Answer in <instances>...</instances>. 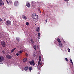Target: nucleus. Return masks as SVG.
I'll return each mask as SVG.
<instances>
[{
	"mask_svg": "<svg viewBox=\"0 0 74 74\" xmlns=\"http://www.w3.org/2000/svg\"><path fill=\"white\" fill-rule=\"evenodd\" d=\"M32 17L33 18V19H38V15H37V14H32Z\"/></svg>",
	"mask_w": 74,
	"mask_h": 74,
	"instance_id": "f257e3e1",
	"label": "nucleus"
},
{
	"mask_svg": "<svg viewBox=\"0 0 74 74\" xmlns=\"http://www.w3.org/2000/svg\"><path fill=\"white\" fill-rule=\"evenodd\" d=\"M5 24L7 26H10L11 25V22L9 20H7L6 21Z\"/></svg>",
	"mask_w": 74,
	"mask_h": 74,
	"instance_id": "f03ea898",
	"label": "nucleus"
},
{
	"mask_svg": "<svg viewBox=\"0 0 74 74\" xmlns=\"http://www.w3.org/2000/svg\"><path fill=\"white\" fill-rule=\"evenodd\" d=\"M29 63L30 65H32V66H35V63H34V60H33L32 61H29Z\"/></svg>",
	"mask_w": 74,
	"mask_h": 74,
	"instance_id": "7ed1b4c3",
	"label": "nucleus"
},
{
	"mask_svg": "<svg viewBox=\"0 0 74 74\" xmlns=\"http://www.w3.org/2000/svg\"><path fill=\"white\" fill-rule=\"evenodd\" d=\"M1 45L3 47V48H5V47H6L5 45L6 44H5V42L3 41L1 42Z\"/></svg>",
	"mask_w": 74,
	"mask_h": 74,
	"instance_id": "20e7f679",
	"label": "nucleus"
},
{
	"mask_svg": "<svg viewBox=\"0 0 74 74\" xmlns=\"http://www.w3.org/2000/svg\"><path fill=\"white\" fill-rule=\"evenodd\" d=\"M6 57L7 59H11L12 58V56L11 55L8 54L6 55Z\"/></svg>",
	"mask_w": 74,
	"mask_h": 74,
	"instance_id": "39448f33",
	"label": "nucleus"
},
{
	"mask_svg": "<svg viewBox=\"0 0 74 74\" xmlns=\"http://www.w3.org/2000/svg\"><path fill=\"white\" fill-rule=\"evenodd\" d=\"M4 60V57L3 56H0V63L2 62V61H3Z\"/></svg>",
	"mask_w": 74,
	"mask_h": 74,
	"instance_id": "423d86ee",
	"label": "nucleus"
},
{
	"mask_svg": "<svg viewBox=\"0 0 74 74\" xmlns=\"http://www.w3.org/2000/svg\"><path fill=\"white\" fill-rule=\"evenodd\" d=\"M28 68L29 66L27 65L24 68V70L25 71H27Z\"/></svg>",
	"mask_w": 74,
	"mask_h": 74,
	"instance_id": "0eeeda50",
	"label": "nucleus"
},
{
	"mask_svg": "<svg viewBox=\"0 0 74 74\" xmlns=\"http://www.w3.org/2000/svg\"><path fill=\"white\" fill-rule=\"evenodd\" d=\"M22 18L23 19H24L25 20H26V19H27V17L25 15H22Z\"/></svg>",
	"mask_w": 74,
	"mask_h": 74,
	"instance_id": "6e6552de",
	"label": "nucleus"
},
{
	"mask_svg": "<svg viewBox=\"0 0 74 74\" xmlns=\"http://www.w3.org/2000/svg\"><path fill=\"white\" fill-rule=\"evenodd\" d=\"M26 5L27 7H28V8L30 7V4L29 3H26Z\"/></svg>",
	"mask_w": 74,
	"mask_h": 74,
	"instance_id": "1a4fd4ad",
	"label": "nucleus"
},
{
	"mask_svg": "<svg viewBox=\"0 0 74 74\" xmlns=\"http://www.w3.org/2000/svg\"><path fill=\"white\" fill-rule=\"evenodd\" d=\"M31 3L32 7H34H34H35V3H34V2L33 1H32V2Z\"/></svg>",
	"mask_w": 74,
	"mask_h": 74,
	"instance_id": "9d476101",
	"label": "nucleus"
},
{
	"mask_svg": "<svg viewBox=\"0 0 74 74\" xmlns=\"http://www.w3.org/2000/svg\"><path fill=\"white\" fill-rule=\"evenodd\" d=\"M14 3V5H15V6H16V5L18 4V1H16Z\"/></svg>",
	"mask_w": 74,
	"mask_h": 74,
	"instance_id": "9b49d317",
	"label": "nucleus"
},
{
	"mask_svg": "<svg viewBox=\"0 0 74 74\" xmlns=\"http://www.w3.org/2000/svg\"><path fill=\"white\" fill-rule=\"evenodd\" d=\"M16 40L17 41H18V42H19V41H20V40H21V39L17 37L16 38Z\"/></svg>",
	"mask_w": 74,
	"mask_h": 74,
	"instance_id": "f8f14e48",
	"label": "nucleus"
},
{
	"mask_svg": "<svg viewBox=\"0 0 74 74\" xmlns=\"http://www.w3.org/2000/svg\"><path fill=\"white\" fill-rule=\"evenodd\" d=\"M36 31L37 32H40V29H39V27H37Z\"/></svg>",
	"mask_w": 74,
	"mask_h": 74,
	"instance_id": "ddd939ff",
	"label": "nucleus"
},
{
	"mask_svg": "<svg viewBox=\"0 0 74 74\" xmlns=\"http://www.w3.org/2000/svg\"><path fill=\"white\" fill-rule=\"evenodd\" d=\"M38 39H40V33H38Z\"/></svg>",
	"mask_w": 74,
	"mask_h": 74,
	"instance_id": "4468645a",
	"label": "nucleus"
},
{
	"mask_svg": "<svg viewBox=\"0 0 74 74\" xmlns=\"http://www.w3.org/2000/svg\"><path fill=\"white\" fill-rule=\"evenodd\" d=\"M57 41H58V42L59 43H60L61 42V41H60V39L58 38L57 39Z\"/></svg>",
	"mask_w": 74,
	"mask_h": 74,
	"instance_id": "2eb2a0df",
	"label": "nucleus"
},
{
	"mask_svg": "<svg viewBox=\"0 0 74 74\" xmlns=\"http://www.w3.org/2000/svg\"><path fill=\"white\" fill-rule=\"evenodd\" d=\"M23 62H27V58H24L23 59Z\"/></svg>",
	"mask_w": 74,
	"mask_h": 74,
	"instance_id": "dca6fc26",
	"label": "nucleus"
},
{
	"mask_svg": "<svg viewBox=\"0 0 74 74\" xmlns=\"http://www.w3.org/2000/svg\"><path fill=\"white\" fill-rule=\"evenodd\" d=\"M59 46L60 47H62V44L61 43H59Z\"/></svg>",
	"mask_w": 74,
	"mask_h": 74,
	"instance_id": "f3484780",
	"label": "nucleus"
},
{
	"mask_svg": "<svg viewBox=\"0 0 74 74\" xmlns=\"http://www.w3.org/2000/svg\"><path fill=\"white\" fill-rule=\"evenodd\" d=\"M16 48H14V49H13L12 50H11L12 53V52H14V51H15V49H16Z\"/></svg>",
	"mask_w": 74,
	"mask_h": 74,
	"instance_id": "a211bd4d",
	"label": "nucleus"
},
{
	"mask_svg": "<svg viewBox=\"0 0 74 74\" xmlns=\"http://www.w3.org/2000/svg\"><path fill=\"white\" fill-rule=\"evenodd\" d=\"M32 69H33V67H29V71H31L32 70Z\"/></svg>",
	"mask_w": 74,
	"mask_h": 74,
	"instance_id": "6ab92c4d",
	"label": "nucleus"
},
{
	"mask_svg": "<svg viewBox=\"0 0 74 74\" xmlns=\"http://www.w3.org/2000/svg\"><path fill=\"white\" fill-rule=\"evenodd\" d=\"M34 48L35 50H36V45H34Z\"/></svg>",
	"mask_w": 74,
	"mask_h": 74,
	"instance_id": "aec40b11",
	"label": "nucleus"
},
{
	"mask_svg": "<svg viewBox=\"0 0 74 74\" xmlns=\"http://www.w3.org/2000/svg\"><path fill=\"white\" fill-rule=\"evenodd\" d=\"M39 61L41 62V56H39Z\"/></svg>",
	"mask_w": 74,
	"mask_h": 74,
	"instance_id": "412c9836",
	"label": "nucleus"
},
{
	"mask_svg": "<svg viewBox=\"0 0 74 74\" xmlns=\"http://www.w3.org/2000/svg\"><path fill=\"white\" fill-rule=\"evenodd\" d=\"M31 41L32 43V44H33L34 43V41H33V40L32 39H31Z\"/></svg>",
	"mask_w": 74,
	"mask_h": 74,
	"instance_id": "4be33fe9",
	"label": "nucleus"
},
{
	"mask_svg": "<svg viewBox=\"0 0 74 74\" xmlns=\"http://www.w3.org/2000/svg\"><path fill=\"white\" fill-rule=\"evenodd\" d=\"M3 5H4V4L3 3H0V6Z\"/></svg>",
	"mask_w": 74,
	"mask_h": 74,
	"instance_id": "5701e85b",
	"label": "nucleus"
},
{
	"mask_svg": "<svg viewBox=\"0 0 74 74\" xmlns=\"http://www.w3.org/2000/svg\"><path fill=\"white\" fill-rule=\"evenodd\" d=\"M26 25H27V26H28L29 25V23H28V22H26Z\"/></svg>",
	"mask_w": 74,
	"mask_h": 74,
	"instance_id": "b1692460",
	"label": "nucleus"
},
{
	"mask_svg": "<svg viewBox=\"0 0 74 74\" xmlns=\"http://www.w3.org/2000/svg\"><path fill=\"white\" fill-rule=\"evenodd\" d=\"M9 3H10V4H12V1H10Z\"/></svg>",
	"mask_w": 74,
	"mask_h": 74,
	"instance_id": "393cba45",
	"label": "nucleus"
},
{
	"mask_svg": "<svg viewBox=\"0 0 74 74\" xmlns=\"http://www.w3.org/2000/svg\"><path fill=\"white\" fill-rule=\"evenodd\" d=\"M40 61H39L38 62V66H40Z\"/></svg>",
	"mask_w": 74,
	"mask_h": 74,
	"instance_id": "a878e982",
	"label": "nucleus"
},
{
	"mask_svg": "<svg viewBox=\"0 0 74 74\" xmlns=\"http://www.w3.org/2000/svg\"><path fill=\"white\" fill-rule=\"evenodd\" d=\"M33 55L35 57V56H36V54H35V53H33Z\"/></svg>",
	"mask_w": 74,
	"mask_h": 74,
	"instance_id": "bb28decb",
	"label": "nucleus"
},
{
	"mask_svg": "<svg viewBox=\"0 0 74 74\" xmlns=\"http://www.w3.org/2000/svg\"><path fill=\"white\" fill-rule=\"evenodd\" d=\"M68 51L69 52H70V49H68Z\"/></svg>",
	"mask_w": 74,
	"mask_h": 74,
	"instance_id": "cd10ccee",
	"label": "nucleus"
},
{
	"mask_svg": "<svg viewBox=\"0 0 74 74\" xmlns=\"http://www.w3.org/2000/svg\"><path fill=\"white\" fill-rule=\"evenodd\" d=\"M19 52L20 53H22L23 52V51H20Z\"/></svg>",
	"mask_w": 74,
	"mask_h": 74,
	"instance_id": "c85d7f7f",
	"label": "nucleus"
},
{
	"mask_svg": "<svg viewBox=\"0 0 74 74\" xmlns=\"http://www.w3.org/2000/svg\"><path fill=\"white\" fill-rule=\"evenodd\" d=\"M3 3V1L1 0H0V3Z\"/></svg>",
	"mask_w": 74,
	"mask_h": 74,
	"instance_id": "c756f323",
	"label": "nucleus"
},
{
	"mask_svg": "<svg viewBox=\"0 0 74 74\" xmlns=\"http://www.w3.org/2000/svg\"><path fill=\"white\" fill-rule=\"evenodd\" d=\"M3 21V20H2V19H1V18H0V23L1 22V21Z\"/></svg>",
	"mask_w": 74,
	"mask_h": 74,
	"instance_id": "7c9ffc66",
	"label": "nucleus"
},
{
	"mask_svg": "<svg viewBox=\"0 0 74 74\" xmlns=\"http://www.w3.org/2000/svg\"><path fill=\"white\" fill-rule=\"evenodd\" d=\"M38 11H39V12L41 13V10H40L38 9Z\"/></svg>",
	"mask_w": 74,
	"mask_h": 74,
	"instance_id": "2f4dec72",
	"label": "nucleus"
},
{
	"mask_svg": "<svg viewBox=\"0 0 74 74\" xmlns=\"http://www.w3.org/2000/svg\"><path fill=\"white\" fill-rule=\"evenodd\" d=\"M2 52L3 53H5V51L4 50H3L2 51Z\"/></svg>",
	"mask_w": 74,
	"mask_h": 74,
	"instance_id": "473e14b6",
	"label": "nucleus"
},
{
	"mask_svg": "<svg viewBox=\"0 0 74 74\" xmlns=\"http://www.w3.org/2000/svg\"><path fill=\"white\" fill-rule=\"evenodd\" d=\"M16 55L17 56H19V53H16Z\"/></svg>",
	"mask_w": 74,
	"mask_h": 74,
	"instance_id": "72a5a7b5",
	"label": "nucleus"
},
{
	"mask_svg": "<svg viewBox=\"0 0 74 74\" xmlns=\"http://www.w3.org/2000/svg\"><path fill=\"white\" fill-rule=\"evenodd\" d=\"M6 2H7V3L8 4H9V2H8V1H6Z\"/></svg>",
	"mask_w": 74,
	"mask_h": 74,
	"instance_id": "f704fd0d",
	"label": "nucleus"
},
{
	"mask_svg": "<svg viewBox=\"0 0 74 74\" xmlns=\"http://www.w3.org/2000/svg\"><path fill=\"white\" fill-rule=\"evenodd\" d=\"M65 60H66V61H68V59L67 58H65Z\"/></svg>",
	"mask_w": 74,
	"mask_h": 74,
	"instance_id": "c9c22d12",
	"label": "nucleus"
},
{
	"mask_svg": "<svg viewBox=\"0 0 74 74\" xmlns=\"http://www.w3.org/2000/svg\"><path fill=\"white\" fill-rule=\"evenodd\" d=\"M64 1H69V0H64Z\"/></svg>",
	"mask_w": 74,
	"mask_h": 74,
	"instance_id": "e433bc0d",
	"label": "nucleus"
},
{
	"mask_svg": "<svg viewBox=\"0 0 74 74\" xmlns=\"http://www.w3.org/2000/svg\"><path fill=\"white\" fill-rule=\"evenodd\" d=\"M70 61L71 62H72V60H71V59H70Z\"/></svg>",
	"mask_w": 74,
	"mask_h": 74,
	"instance_id": "4c0bfd02",
	"label": "nucleus"
},
{
	"mask_svg": "<svg viewBox=\"0 0 74 74\" xmlns=\"http://www.w3.org/2000/svg\"><path fill=\"white\" fill-rule=\"evenodd\" d=\"M48 21V20H47V19H46L45 20V21H46V23H47V21Z\"/></svg>",
	"mask_w": 74,
	"mask_h": 74,
	"instance_id": "58836bf2",
	"label": "nucleus"
},
{
	"mask_svg": "<svg viewBox=\"0 0 74 74\" xmlns=\"http://www.w3.org/2000/svg\"><path fill=\"white\" fill-rule=\"evenodd\" d=\"M71 62L72 64V65H73V61H72V62Z\"/></svg>",
	"mask_w": 74,
	"mask_h": 74,
	"instance_id": "ea45409f",
	"label": "nucleus"
},
{
	"mask_svg": "<svg viewBox=\"0 0 74 74\" xmlns=\"http://www.w3.org/2000/svg\"><path fill=\"white\" fill-rule=\"evenodd\" d=\"M40 65H41V63H40Z\"/></svg>",
	"mask_w": 74,
	"mask_h": 74,
	"instance_id": "a19ab883",
	"label": "nucleus"
},
{
	"mask_svg": "<svg viewBox=\"0 0 74 74\" xmlns=\"http://www.w3.org/2000/svg\"><path fill=\"white\" fill-rule=\"evenodd\" d=\"M6 1H7V0H6Z\"/></svg>",
	"mask_w": 74,
	"mask_h": 74,
	"instance_id": "79ce46f5",
	"label": "nucleus"
},
{
	"mask_svg": "<svg viewBox=\"0 0 74 74\" xmlns=\"http://www.w3.org/2000/svg\"><path fill=\"white\" fill-rule=\"evenodd\" d=\"M35 25H36V24H35Z\"/></svg>",
	"mask_w": 74,
	"mask_h": 74,
	"instance_id": "37998d69",
	"label": "nucleus"
}]
</instances>
